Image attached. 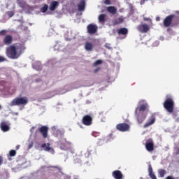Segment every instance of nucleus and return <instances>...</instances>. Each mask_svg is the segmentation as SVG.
I'll use <instances>...</instances> for the list:
<instances>
[{
	"instance_id": "5",
	"label": "nucleus",
	"mask_w": 179,
	"mask_h": 179,
	"mask_svg": "<svg viewBox=\"0 0 179 179\" xmlns=\"http://www.w3.org/2000/svg\"><path fill=\"white\" fill-rule=\"evenodd\" d=\"M82 122L83 125H85L86 127H90V125L93 124V117L89 115H86L83 116Z\"/></svg>"
},
{
	"instance_id": "47",
	"label": "nucleus",
	"mask_w": 179,
	"mask_h": 179,
	"mask_svg": "<svg viewBox=\"0 0 179 179\" xmlns=\"http://www.w3.org/2000/svg\"><path fill=\"white\" fill-rule=\"evenodd\" d=\"M0 110H1V106H0Z\"/></svg>"
},
{
	"instance_id": "6",
	"label": "nucleus",
	"mask_w": 179,
	"mask_h": 179,
	"mask_svg": "<svg viewBox=\"0 0 179 179\" xmlns=\"http://www.w3.org/2000/svg\"><path fill=\"white\" fill-rule=\"evenodd\" d=\"M145 149L148 152H153L155 150V143L152 138H149L145 141Z\"/></svg>"
},
{
	"instance_id": "14",
	"label": "nucleus",
	"mask_w": 179,
	"mask_h": 179,
	"mask_svg": "<svg viewBox=\"0 0 179 179\" xmlns=\"http://www.w3.org/2000/svg\"><path fill=\"white\" fill-rule=\"evenodd\" d=\"M50 146L51 145L50 143H45L41 145V148H42L45 152H51L52 153H54V148H51Z\"/></svg>"
},
{
	"instance_id": "42",
	"label": "nucleus",
	"mask_w": 179,
	"mask_h": 179,
	"mask_svg": "<svg viewBox=\"0 0 179 179\" xmlns=\"http://www.w3.org/2000/svg\"><path fill=\"white\" fill-rule=\"evenodd\" d=\"M176 155H179V148L178 150V152H176Z\"/></svg>"
},
{
	"instance_id": "46",
	"label": "nucleus",
	"mask_w": 179,
	"mask_h": 179,
	"mask_svg": "<svg viewBox=\"0 0 179 179\" xmlns=\"http://www.w3.org/2000/svg\"><path fill=\"white\" fill-rule=\"evenodd\" d=\"M34 66H36V64L34 65Z\"/></svg>"
},
{
	"instance_id": "1",
	"label": "nucleus",
	"mask_w": 179,
	"mask_h": 179,
	"mask_svg": "<svg viewBox=\"0 0 179 179\" xmlns=\"http://www.w3.org/2000/svg\"><path fill=\"white\" fill-rule=\"evenodd\" d=\"M26 50V46L21 43L11 45L6 48V55L10 59H17Z\"/></svg>"
},
{
	"instance_id": "32",
	"label": "nucleus",
	"mask_w": 179,
	"mask_h": 179,
	"mask_svg": "<svg viewBox=\"0 0 179 179\" xmlns=\"http://www.w3.org/2000/svg\"><path fill=\"white\" fill-rule=\"evenodd\" d=\"M6 61H8L6 58H5L3 56H0V62H5Z\"/></svg>"
},
{
	"instance_id": "34",
	"label": "nucleus",
	"mask_w": 179,
	"mask_h": 179,
	"mask_svg": "<svg viewBox=\"0 0 179 179\" xmlns=\"http://www.w3.org/2000/svg\"><path fill=\"white\" fill-rule=\"evenodd\" d=\"M52 169H57V170L59 171V173H62V168L59 166H52Z\"/></svg>"
},
{
	"instance_id": "22",
	"label": "nucleus",
	"mask_w": 179,
	"mask_h": 179,
	"mask_svg": "<svg viewBox=\"0 0 179 179\" xmlns=\"http://www.w3.org/2000/svg\"><path fill=\"white\" fill-rule=\"evenodd\" d=\"M67 145H71V142L65 141V142L61 143L60 149H62V150H68Z\"/></svg>"
},
{
	"instance_id": "21",
	"label": "nucleus",
	"mask_w": 179,
	"mask_h": 179,
	"mask_svg": "<svg viewBox=\"0 0 179 179\" xmlns=\"http://www.w3.org/2000/svg\"><path fill=\"white\" fill-rule=\"evenodd\" d=\"M106 10L109 13H111V15H115L117 13V8H115V6L107 7Z\"/></svg>"
},
{
	"instance_id": "30",
	"label": "nucleus",
	"mask_w": 179,
	"mask_h": 179,
	"mask_svg": "<svg viewBox=\"0 0 179 179\" xmlns=\"http://www.w3.org/2000/svg\"><path fill=\"white\" fill-rule=\"evenodd\" d=\"M103 62H101V60H96L94 63V66H97V65H100L101 64H102Z\"/></svg>"
},
{
	"instance_id": "26",
	"label": "nucleus",
	"mask_w": 179,
	"mask_h": 179,
	"mask_svg": "<svg viewBox=\"0 0 179 179\" xmlns=\"http://www.w3.org/2000/svg\"><path fill=\"white\" fill-rule=\"evenodd\" d=\"M124 22V17H119L118 18L115 19L114 20L115 24H121Z\"/></svg>"
},
{
	"instance_id": "9",
	"label": "nucleus",
	"mask_w": 179,
	"mask_h": 179,
	"mask_svg": "<svg viewBox=\"0 0 179 179\" xmlns=\"http://www.w3.org/2000/svg\"><path fill=\"white\" fill-rule=\"evenodd\" d=\"M148 107H149V105H148V103H144L140 105L138 107L136 108L135 114H138V113H143V111H146V110H148Z\"/></svg>"
},
{
	"instance_id": "3",
	"label": "nucleus",
	"mask_w": 179,
	"mask_h": 179,
	"mask_svg": "<svg viewBox=\"0 0 179 179\" xmlns=\"http://www.w3.org/2000/svg\"><path fill=\"white\" fill-rule=\"evenodd\" d=\"M27 103H29V99L27 96L16 97L11 101L10 106L12 107L15 106H26Z\"/></svg>"
},
{
	"instance_id": "45",
	"label": "nucleus",
	"mask_w": 179,
	"mask_h": 179,
	"mask_svg": "<svg viewBox=\"0 0 179 179\" xmlns=\"http://www.w3.org/2000/svg\"><path fill=\"white\" fill-rule=\"evenodd\" d=\"M16 148H17V149H19L20 146H19V145H17Z\"/></svg>"
},
{
	"instance_id": "11",
	"label": "nucleus",
	"mask_w": 179,
	"mask_h": 179,
	"mask_svg": "<svg viewBox=\"0 0 179 179\" xmlns=\"http://www.w3.org/2000/svg\"><path fill=\"white\" fill-rule=\"evenodd\" d=\"M137 29L138 31H140V33H148V31H149L150 28H149V25L145 23V24L138 25Z\"/></svg>"
},
{
	"instance_id": "13",
	"label": "nucleus",
	"mask_w": 179,
	"mask_h": 179,
	"mask_svg": "<svg viewBox=\"0 0 179 179\" xmlns=\"http://www.w3.org/2000/svg\"><path fill=\"white\" fill-rule=\"evenodd\" d=\"M3 43L5 45H10L13 43V37L12 35H6L3 39Z\"/></svg>"
},
{
	"instance_id": "38",
	"label": "nucleus",
	"mask_w": 179,
	"mask_h": 179,
	"mask_svg": "<svg viewBox=\"0 0 179 179\" xmlns=\"http://www.w3.org/2000/svg\"><path fill=\"white\" fill-rule=\"evenodd\" d=\"M143 20H144V22H148V21L150 20V19L144 17Z\"/></svg>"
},
{
	"instance_id": "41",
	"label": "nucleus",
	"mask_w": 179,
	"mask_h": 179,
	"mask_svg": "<svg viewBox=\"0 0 179 179\" xmlns=\"http://www.w3.org/2000/svg\"><path fill=\"white\" fill-rule=\"evenodd\" d=\"M105 47H106V48H108V50H111V48L107 46V44L105 45Z\"/></svg>"
},
{
	"instance_id": "35",
	"label": "nucleus",
	"mask_w": 179,
	"mask_h": 179,
	"mask_svg": "<svg viewBox=\"0 0 179 179\" xmlns=\"http://www.w3.org/2000/svg\"><path fill=\"white\" fill-rule=\"evenodd\" d=\"M104 3H105V5H111V1L105 0Z\"/></svg>"
},
{
	"instance_id": "37",
	"label": "nucleus",
	"mask_w": 179,
	"mask_h": 179,
	"mask_svg": "<svg viewBox=\"0 0 179 179\" xmlns=\"http://www.w3.org/2000/svg\"><path fill=\"white\" fill-rule=\"evenodd\" d=\"M3 163V159L2 157L0 156V166H2V164Z\"/></svg>"
},
{
	"instance_id": "24",
	"label": "nucleus",
	"mask_w": 179,
	"mask_h": 179,
	"mask_svg": "<svg viewBox=\"0 0 179 179\" xmlns=\"http://www.w3.org/2000/svg\"><path fill=\"white\" fill-rule=\"evenodd\" d=\"M86 51H93V44L90 42H86L85 44Z\"/></svg>"
},
{
	"instance_id": "25",
	"label": "nucleus",
	"mask_w": 179,
	"mask_h": 179,
	"mask_svg": "<svg viewBox=\"0 0 179 179\" xmlns=\"http://www.w3.org/2000/svg\"><path fill=\"white\" fill-rule=\"evenodd\" d=\"M107 15L106 14H100L98 17V20L99 23L103 24L106 23V17Z\"/></svg>"
},
{
	"instance_id": "27",
	"label": "nucleus",
	"mask_w": 179,
	"mask_h": 179,
	"mask_svg": "<svg viewBox=\"0 0 179 179\" xmlns=\"http://www.w3.org/2000/svg\"><path fill=\"white\" fill-rule=\"evenodd\" d=\"M47 10H48V5L44 4V6L41 8V12H42V13H45Z\"/></svg>"
},
{
	"instance_id": "29",
	"label": "nucleus",
	"mask_w": 179,
	"mask_h": 179,
	"mask_svg": "<svg viewBox=\"0 0 179 179\" xmlns=\"http://www.w3.org/2000/svg\"><path fill=\"white\" fill-rule=\"evenodd\" d=\"M9 155H10V156L11 157H13L16 156V150H10L9 151Z\"/></svg>"
},
{
	"instance_id": "15",
	"label": "nucleus",
	"mask_w": 179,
	"mask_h": 179,
	"mask_svg": "<svg viewBox=\"0 0 179 179\" xmlns=\"http://www.w3.org/2000/svg\"><path fill=\"white\" fill-rule=\"evenodd\" d=\"M58 6H59V2L57 1H52L49 6V9L51 12H54V10H55Z\"/></svg>"
},
{
	"instance_id": "40",
	"label": "nucleus",
	"mask_w": 179,
	"mask_h": 179,
	"mask_svg": "<svg viewBox=\"0 0 179 179\" xmlns=\"http://www.w3.org/2000/svg\"><path fill=\"white\" fill-rule=\"evenodd\" d=\"M99 71H100V69H99V68L95 69V70H94V73H96V72H99Z\"/></svg>"
},
{
	"instance_id": "7",
	"label": "nucleus",
	"mask_w": 179,
	"mask_h": 179,
	"mask_svg": "<svg viewBox=\"0 0 179 179\" xmlns=\"http://www.w3.org/2000/svg\"><path fill=\"white\" fill-rule=\"evenodd\" d=\"M129 124L127 123H120L116 125V129L120 131V132H125L129 130Z\"/></svg>"
},
{
	"instance_id": "10",
	"label": "nucleus",
	"mask_w": 179,
	"mask_h": 179,
	"mask_svg": "<svg viewBox=\"0 0 179 179\" xmlns=\"http://www.w3.org/2000/svg\"><path fill=\"white\" fill-rule=\"evenodd\" d=\"M137 122L138 124H142L145 120H146V114L145 113H138L136 114Z\"/></svg>"
},
{
	"instance_id": "39",
	"label": "nucleus",
	"mask_w": 179,
	"mask_h": 179,
	"mask_svg": "<svg viewBox=\"0 0 179 179\" xmlns=\"http://www.w3.org/2000/svg\"><path fill=\"white\" fill-rule=\"evenodd\" d=\"M156 21L157 22H160V17H156Z\"/></svg>"
},
{
	"instance_id": "17",
	"label": "nucleus",
	"mask_w": 179,
	"mask_h": 179,
	"mask_svg": "<svg viewBox=\"0 0 179 179\" xmlns=\"http://www.w3.org/2000/svg\"><path fill=\"white\" fill-rule=\"evenodd\" d=\"M148 173H149V176L150 177L151 179H157L156 177V175L153 173V169L152 168V165L149 164L148 165Z\"/></svg>"
},
{
	"instance_id": "33",
	"label": "nucleus",
	"mask_w": 179,
	"mask_h": 179,
	"mask_svg": "<svg viewBox=\"0 0 179 179\" xmlns=\"http://www.w3.org/2000/svg\"><path fill=\"white\" fill-rule=\"evenodd\" d=\"M6 30L3 29L0 31V36H6Z\"/></svg>"
},
{
	"instance_id": "44",
	"label": "nucleus",
	"mask_w": 179,
	"mask_h": 179,
	"mask_svg": "<svg viewBox=\"0 0 179 179\" xmlns=\"http://www.w3.org/2000/svg\"><path fill=\"white\" fill-rule=\"evenodd\" d=\"M36 69H37V71H38V69H41V68H40V67H38V69H37V68H36Z\"/></svg>"
},
{
	"instance_id": "18",
	"label": "nucleus",
	"mask_w": 179,
	"mask_h": 179,
	"mask_svg": "<svg viewBox=\"0 0 179 179\" xmlns=\"http://www.w3.org/2000/svg\"><path fill=\"white\" fill-rule=\"evenodd\" d=\"M85 6H86V1H85V0H81L78 6V10L80 12L85 10Z\"/></svg>"
},
{
	"instance_id": "43",
	"label": "nucleus",
	"mask_w": 179,
	"mask_h": 179,
	"mask_svg": "<svg viewBox=\"0 0 179 179\" xmlns=\"http://www.w3.org/2000/svg\"><path fill=\"white\" fill-rule=\"evenodd\" d=\"M40 79H36V82H38Z\"/></svg>"
},
{
	"instance_id": "8",
	"label": "nucleus",
	"mask_w": 179,
	"mask_h": 179,
	"mask_svg": "<svg viewBox=\"0 0 179 179\" xmlns=\"http://www.w3.org/2000/svg\"><path fill=\"white\" fill-rule=\"evenodd\" d=\"M40 134L42 135L43 139L48 138V127L47 126H42L38 129Z\"/></svg>"
},
{
	"instance_id": "2",
	"label": "nucleus",
	"mask_w": 179,
	"mask_h": 179,
	"mask_svg": "<svg viewBox=\"0 0 179 179\" xmlns=\"http://www.w3.org/2000/svg\"><path fill=\"white\" fill-rule=\"evenodd\" d=\"M163 24L164 27H170V26L174 27L178 26L179 20L176 17V15H169L164 18Z\"/></svg>"
},
{
	"instance_id": "31",
	"label": "nucleus",
	"mask_w": 179,
	"mask_h": 179,
	"mask_svg": "<svg viewBox=\"0 0 179 179\" xmlns=\"http://www.w3.org/2000/svg\"><path fill=\"white\" fill-rule=\"evenodd\" d=\"M7 15H8L9 17H12L13 16H14L15 13H13V11H8L7 12Z\"/></svg>"
},
{
	"instance_id": "4",
	"label": "nucleus",
	"mask_w": 179,
	"mask_h": 179,
	"mask_svg": "<svg viewBox=\"0 0 179 179\" xmlns=\"http://www.w3.org/2000/svg\"><path fill=\"white\" fill-rule=\"evenodd\" d=\"M163 106L165 110L170 113V114L174 111V100L172 98H166Z\"/></svg>"
},
{
	"instance_id": "12",
	"label": "nucleus",
	"mask_w": 179,
	"mask_h": 179,
	"mask_svg": "<svg viewBox=\"0 0 179 179\" xmlns=\"http://www.w3.org/2000/svg\"><path fill=\"white\" fill-rule=\"evenodd\" d=\"M87 31L89 34H94L97 32V26L93 24H90L87 27Z\"/></svg>"
},
{
	"instance_id": "19",
	"label": "nucleus",
	"mask_w": 179,
	"mask_h": 179,
	"mask_svg": "<svg viewBox=\"0 0 179 179\" xmlns=\"http://www.w3.org/2000/svg\"><path fill=\"white\" fill-rule=\"evenodd\" d=\"M113 176L115 179H122V173H121L120 171H118V170L114 171L113 172Z\"/></svg>"
},
{
	"instance_id": "36",
	"label": "nucleus",
	"mask_w": 179,
	"mask_h": 179,
	"mask_svg": "<svg viewBox=\"0 0 179 179\" xmlns=\"http://www.w3.org/2000/svg\"><path fill=\"white\" fill-rule=\"evenodd\" d=\"M34 145V143L31 142V143H29V149H31L33 148V145Z\"/></svg>"
},
{
	"instance_id": "28",
	"label": "nucleus",
	"mask_w": 179,
	"mask_h": 179,
	"mask_svg": "<svg viewBox=\"0 0 179 179\" xmlns=\"http://www.w3.org/2000/svg\"><path fill=\"white\" fill-rule=\"evenodd\" d=\"M158 173H159V177L163 178V177H164V176L166 175V170H164V169H160V170L158 171Z\"/></svg>"
},
{
	"instance_id": "23",
	"label": "nucleus",
	"mask_w": 179,
	"mask_h": 179,
	"mask_svg": "<svg viewBox=\"0 0 179 179\" xmlns=\"http://www.w3.org/2000/svg\"><path fill=\"white\" fill-rule=\"evenodd\" d=\"M117 34H122V36H127V34H128V29L120 28V29H117Z\"/></svg>"
},
{
	"instance_id": "16",
	"label": "nucleus",
	"mask_w": 179,
	"mask_h": 179,
	"mask_svg": "<svg viewBox=\"0 0 179 179\" xmlns=\"http://www.w3.org/2000/svg\"><path fill=\"white\" fill-rule=\"evenodd\" d=\"M0 127H1V131H3V132H8V131H9V129H10L9 126H8V124H6V122H2L0 124Z\"/></svg>"
},
{
	"instance_id": "20",
	"label": "nucleus",
	"mask_w": 179,
	"mask_h": 179,
	"mask_svg": "<svg viewBox=\"0 0 179 179\" xmlns=\"http://www.w3.org/2000/svg\"><path fill=\"white\" fill-rule=\"evenodd\" d=\"M155 121L156 119L155 117H152L143 125V128H148V127H150V125H153V123L155 122Z\"/></svg>"
}]
</instances>
